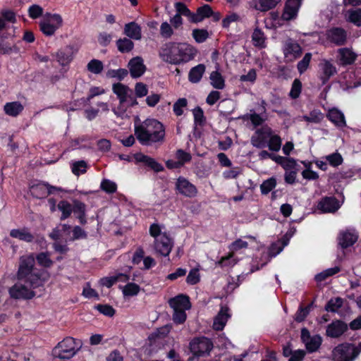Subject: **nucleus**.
Returning <instances> with one entry per match:
<instances>
[{"label": "nucleus", "mask_w": 361, "mask_h": 361, "mask_svg": "<svg viewBox=\"0 0 361 361\" xmlns=\"http://www.w3.org/2000/svg\"><path fill=\"white\" fill-rule=\"evenodd\" d=\"M197 49L186 42H168L159 51L161 59L170 64L186 63L195 57Z\"/></svg>", "instance_id": "f257e3e1"}, {"label": "nucleus", "mask_w": 361, "mask_h": 361, "mask_svg": "<svg viewBox=\"0 0 361 361\" xmlns=\"http://www.w3.org/2000/svg\"><path fill=\"white\" fill-rule=\"evenodd\" d=\"M134 131L136 138L142 145H152L164 140L165 128L160 121L154 118L135 123Z\"/></svg>", "instance_id": "f03ea898"}, {"label": "nucleus", "mask_w": 361, "mask_h": 361, "mask_svg": "<svg viewBox=\"0 0 361 361\" xmlns=\"http://www.w3.org/2000/svg\"><path fill=\"white\" fill-rule=\"evenodd\" d=\"M35 265V258L32 255L20 257L17 272L18 280L24 281L30 286H39L41 274Z\"/></svg>", "instance_id": "7ed1b4c3"}, {"label": "nucleus", "mask_w": 361, "mask_h": 361, "mask_svg": "<svg viewBox=\"0 0 361 361\" xmlns=\"http://www.w3.org/2000/svg\"><path fill=\"white\" fill-rule=\"evenodd\" d=\"M82 348V341L72 337H66L59 342L52 350L54 358L70 360Z\"/></svg>", "instance_id": "20e7f679"}, {"label": "nucleus", "mask_w": 361, "mask_h": 361, "mask_svg": "<svg viewBox=\"0 0 361 361\" xmlns=\"http://www.w3.org/2000/svg\"><path fill=\"white\" fill-rule=\"evenodd\" d=\"M361 352V342L357 345L343 343L334 348L331 357L334 361H353Z\"/></svg>", "instance_id": "39448f33"}, {"label": "nucleus", "mask_w": 361, "mask_h": 361, "mask_svg": "<svg viewBox=\"0 0 361 361\" xmlns=\"http://www.w3.org/2000/svg\"><path fill=\"white\" fill-rule=\"evenodd\" d=\"M40 30L46 36H52L63 25V18L60 14L46 13L39 23Z\"/></svg>", "instance_id": "423d86ee"}, {"label": "nucleus", "mask_w": 361, "mask_h": 361, "mask_svg": "<svg viewBox=\"0 0 361 361\" xmlns=\"http://www.w3.org/2000/svg\"><path fill=\"white\" fill-rule=\"evenodd\" d=\"M213 347L212 341L206 337L195 338L190 343L191 353L198 357L209 355Z\"/></svg>", "instance_id": "0eeeda50"}, {"label": "nucleus", "mask_w": 361, "mask_h": 361, "mask_svg": "<svg viewBox=\"0 0 361 361\" xmlns=\"http://www.w3.org/2000/svg\"><path fill=\"white\" fill-rule=\"evenodd\" d=\"M37 286H30L25 283L24 281H18L9 289V294L11 298L15 299H31L35 296V293L32 288Z\"/></svg>", "instance_id": "6e6552de"}, {"label": "nucleus", "mask_w": 361, "mask_h": 361, "mask_svg": "<svg viewBox=\"0 0 361 361\" xmlns=\"http://www.w3.org/2000/svg\"><path fill=\"white\" fill-rule=\"evenodd\" d=\"M283 53L286 61L292 62L299 58L302 52V47L295 40L288 39L283 44Z\"/></svg>", "instance_id": "1a4fd4ad"}, {"label": "nucleus", "mask_w": 361, "mask_h": 361, "mask_svg": "<svg viewBox=\"0 0 361 361\" xmlns=\"http://www.w3.org/2000/svg\"><path fill=\"white\" fill-rule=\"evenodd\" d=\"M177 192L186 197H195L197 195V189L195 185L184 177H179L175 183Z\"/></svg>", "instance_id": "9d476101"}, {"label": "nucleus", "mask_w": 361, "mask_h": 361, "mask_svg": "<svg viewBox=\"0 0 361 361\" xmlns=\"http://www.w3.org/2000/svg\"><path fill=\"white\" fill-rule=\"evenodd\" d=\"M272 129L267 126L257 129L251 137L252 145L259 149L266 147Z\"/></svg>", "instance_id": "9b49d317"}, {"label": "nucleus", "mask_w": 361, "mask_h": 361, "mask_svg": "<svg viewBox=\"0 0 361 361\" xmlns=\"http://www.w3.org/2000/svg\"><path fill=\"white\" fill-rule=\"evenodd\" d=\"M301 339L309 352L317 351L322 341V337L319 335L311 336L310 331L305 328L301 330Z\"/></svg>", "instance_id": "f8f14e48"}, {"label": "nucleus", "mask_w": 361, "mask_h": 361, "mask_svg": "<svg viewBox=\"0 0 361 361\" xmlns=\"http://www.w3.org/2000/svg\"><path fill=\"white\" fill-rule=\"evenodd\" d=\"M357 239L358 233L353 228L340 232L337 237L338 243L342 248H348L353 246Z\"/></svg>", "instance_id": "ddd939ff"}, {"label": "nucleus", "mask_w": 361, "mask_h": 361, "mask_svg": "<svg viewBox=\"0 0 361 361\" xmlns=\"http://www.w3.org/2000/svg\"><path fill=\"white\" fill-rule=\"evenodd\" d=\"M340 207L338 202L335 197H324L317 203V209L321 213H334Z\"/></svg>", "instance_id": "4468645a"}, {"label": "nucleus", "mask_w": 361, "mask_h": 361, "mask_svg": "<svg viewBox=\"0 0 361 361\" xmlns=\"http://www.w3.org/2000/svg\"><path fill=\"white\" fill-rule=\"evenodd\" d=\"M281 0H250L248 8L260 12H267L276 6Z\"/></svg>", "instance_id": "2eb2a0df"}, {"label": "nucleus", "mask_w": 361, "mask_h": 361, "mask_svg": "<svg viewBox=\"0 0 361 361\" xmlns=\"http://www.w3.org/2000/svg\"><path fill=\"white\" fill-rule=\"evenodd\" d=\"M128 66L130 75L134 78H140L146 71V66L144 64L143 59L140 56H136L130 59Z\"/></svg>", "instance_id": "dca6fc26"}, {"label": "nucleus", "mask_w": 361, "mask_h": 361, "mask_svg": "<svg viewBox=\"0 0 361 361\" xmlns=\"http://www.w3.org/2000/svg\"><path fill=\"white\" fill-rule=\"evenodd\" d=\"M348 329L347 324L341 321L336 320L329 324L326 327V335L331 338H338Z\"/></svg>", "instance_id": "f3484780"}, {"label": "nucleus", "mask_w": 361, "mask_h": 361, "mask_svg": "<svg viewBox=\"0 0 361 361\" xmlns=\"http://www.w3.org/2000/svg\"><path fill=\"white\" fill-rule=\"evenodd\" d=\"M300 7V0H287L282 18L287 21L295 18Z\"/></svg>", "instance_id": "a211bd4d"}, {"label": "nucleus", "mask_w": 361, "mask_h": 361, "mask_svg": "<svg viewBox=\"0 0 361 361\" xmlns=\"http://www.w3.org/2000/svg\"><path fill=\"white\" fill-rule=\"evenodd\" d=\"M169 303L173 311L189 310L191 306L189 297L185 295H179L171 298Z\"/></svg>", "instance_id": "6ab92c4d"}, {"label": "nucleus", "mask_w": 361, "mask_h": 361, "mask_svg": "<svg viewBox=\"0 0 361 361\" xmlns=\"http://www.w3.org/2000/svg\"><path fill=\"white\" fill-rule=\"evenodd\" d=\"M319 68L322 72L320 78L323 84H325L329 79L336 73V67L326 59H322L321 61Z\"/></svg>", "instance_id": "aec40b11"}, {"label": "nucleus", "mask_w": 361, "mask_h": 361, "mask_svg": "<svg viewBox=\"0 0 361 361\" xmlns=\"http://www.w3.org/2000/svg\"><path fill=\"white\" fill-rule=\"evenodd\" d=\"M328 38L331 42L338 46H341L345 43L347 33L343 28L334 27L328 32Z\"/></svg>", "instance_id": "412c9836"}, {"label": "nucleus", "mask_w": 361, "mask_h": 361, "mask_svg": "<svg viewBox=\"0 0 361 361\" xmlns=\"http://www.w3.org/2000/svg\"><path fill=\"white\" fill-rule=\"evenodd\" d=\"M229 317L228 307H222L214 319L213 328L216 331L222 330Z\"/></svg>", "instance_id": "4be33fe9"}, {"label": "nucleus", "mask_w": 361, "mask_h": 361, "mask_svg": "<svg viewBox=\"0 0 361 361\" xmlns=\"http://www.w3.org/2000/svg\"><path fill=\"white\" fill-rule=\"evenodd\" d=\"M123 32L128 37L132 39L140 40L142 38L141 27L135 22L126 24Z\"/></svg>", "instance_id": "5701e85b"}, {"label": "nucleus", "mask_w": 361, "mask_h": 361, "mask_svg": "<svg viewBox=\"0 0 361 361\" xmlns=\"http://www.w3.org/2000/svg\"><path fill=\"white\" fill-rule=\"evenodd\" d=\"M23 110V105L18 101L7 102L4 106V113L11 117L18 116Z\"/></svg>", "instance_id": "b1692460"}, {"label": "nucleus", "mask_w": 361, "mask_h": 361, "mask_svg": "<svg viewBox=\"0 0 361 361\" xmlns=\"http://www.w3.org/2000/svg\"><path fill=\"white\" fill-rule=\"evenodd\" d=\"M112 90L121 103H126L128 101L129 94L132 91L128 87L121 83L114 84Z\"/></svg>", "instance_id": "393cba45"}, {"label": "nucleus", "mask_w": 361, "mask_h": 361, "mask_svg": "<svg viewBox=\"0 0 361 361\" xmlns=\"http://www.w3.org/2000/svg\"><path fill=\"white\" fill-rule=\"evenodd\" d=\"M338 60L342 65L353 63L357 57V54L348 48H341L338 51Z\"/></svg>", "instance_id": "a878e982"}, {"label": "nucleus", "mask_w": 361, "mask_h": 361, "mask_svg": "<svg viewBox=\"0 0 361 361\" xmlns=\"http://www.w3.org/2000/svg\"><path fill=\"white\" fill-rule=\"evenodd\" d=\"M213 14L212 7L205 4L197 8L196 13H193L192 16V23H200L204 18L210 17Z\"/></svg>", "instance_id": "bb28decb"}, {"label": "nucleus", "mask_w": 361, "mask_h": 361, "mask_svg": "<svg viewBox=\"0 0 361 361\" xmlns=\"http://www.w3.org/2000/svg\"><path fill=\"white\" fill-rule=\"evenodd\" d=\"M10 235L13 238H17L27 243L33 241L35 238L27 228L12 229L10 231Z\"/></svg>", "instance_id": "cd10ccee"}, {"label": "nucleus", "mask_w": 361, "mask_h": 361, "mask_svg": "<svg viewBox=\"0 0 361 361\" xmlns=\"http://www.w3.org/2000/svg\"><path fill=\"white\" fill-rule=\"evenodd\" d=\"M327 118L337 127L343 128L346 126L343 114L337 109H330Z\"/></svg>", "instance_id": "c85d7f7f"}, {"label": "nucleus", "mask_w": 361, "mask_h": 361, "mask_svg": "<svg viewBox=\"0 0 361 361\" xmlns=\"http://www.w3.org/2000/svg\"><path fill=\"white\" fill-rule=\"evenodd\" d=\"M136 159L139 162L144 163L155 172H160L164 169V167L161 164L158 163L154 159L147 155H144L142 154H137Z\"/></svg>", "instance_id": "c756f323"}, {"label": "nucleus", "mask_w": 361, "mask_h": 361, "mask_svg": "<svg viewBox=\"0 0 361 361\" xmlns=\"http://www.w3.org/2000/svg\"><path fill=\"white\" fill-rule=\"evenodd\" d=\"M31 195L37 199L45 198L48 196L47 183L39 182L30 188Z\"/></svg>", "instance_id": "7c9ffc66"}, {"label": "nucleus", "mask_w": 361, "mask_h": 361, "mask_svg": "<svg viewBox=\"0 0 361 361\" xmlns=\"http://www.w3.org/2000/svg\"><path fill=\"white\" fill-rule=\"evenodd\" d=\"M85 212L86 205L83 202L78 200H75L73 202V212L79 219L81 224H85L87 223Z\"/></svg>", "instance_id": "2f4dec72"}, {"label": "nucleus", "mask_w": 361, "mask_h": 361, "mask_svg": "<svg viewBox=\"0 0 361 361\" xmlns=\"http://www.w3.org/2000/svg\"><path fill=\"white\" fill-rule=\"evenodd\" d=\"M205 71V66L204 64H198L192 68L188 74V79L191 82H198Z\"/></svg>", "instance_id": "473e14b6"}, {"label": "nucleus", "mask_w": 361, "mask_h": 361, "mask_svg": "<svg viewBox=\"0 0 361 361\" xmlns=\"http://www.w3.org/2000/svg\"><path fill=\"white\" fill-rule=\"evenodd\" d=\"M345 17L348 22L357 27L361 26V8L348 10Z\"/></svg>", "instance_id": "72a5a7b5"}, {"label": "nucleus", "mask_w": 361, "mask_h": 361, "mask_svg": "<svg viewBox=\"0 0 361 361\" xmlns=\"http://www.w3.org/2000/svg\"><path fill=\"white\" fill-rule=\"evenodd\" d=\"M211 85L213 87L222 90L225 87V80L221 74L218 71H213L209 76Z\"/></svg>", "instance_id": "f704fd0d"}, {"label": "nucleus", "mask_w": 361, "mask_h": 361, "mask_svg": "<svg viewBox=\"0 0 361 361\" xmlns=\"http://www.w3.org/2000/svg\"><path fill=\"white\" fill-rule=\"evenodd\" d=\"M121 280L123 281L129 280V276L123 274H118L116 276L111 277H104L100 280V283L102 286L107 288L111 287L116 281Z\"/></svg>", "instance_id": "c9c22d12"}, {"label": "nucleus", "mask_w": 361, "mask_h": 361, "mask_svg": "<svg viewBox=\"0 0 361 361\" xmlns=\"http://www.w3.org/2000/svg\"><path fill=\"white\" fill-rule=\"evenodd\" d=\"M57 208L61 212V220L68 219L73 212V205L66 200H61L57 204Z\"/></svg>", "instance_id": "e433bc0d"}, {"label": "nucleus", "mask_w": 361, "mask_h": 361, "mask_svg": "<svg viewBox=\"0 0 361 361\" xmlns=\"http://www.w3.org/2000/svg\"><path fill=\"white\" fill-rule=\"evenodd\" d=\"M56 59L57 61L62 66L68 64L73 59L71 49L66 47L63 50H59L56 53Z\"/></svg>", "instance_id": "4c0bfd02"}, {"label": "nucleus", "mask_w": 361, "mask_h": 361, "mask_svg": "<svg viewBox=\"0 0 361 361\" xmlns=\"http://www.w3.org/2000/svg\"><path fill=\"white\" fill-rule=\"evenodd\" d=\"M155 240L157 247L163 248H172L173 246V240L169 234L163 232Z\"/></svg>", "instance_id": "58836bf2"}, {"label": "nucleus", "mask_w": 361, "mask_h": 361, "mask_svg": "<svg viewBox=\"0 0 361 361\" xmlns=\"http://www.w3.org/2000/svg\"><path fill=\"white\" fill-rule=\"evenodd\" d=\"M282 140L279 135L274 134L271 132V135L269 137L267 145L269 150L273 152H279L281 147Z\"/></svg>", "instance_id": "ea45409f"}, {"label": "nucleus", "mask_w": 361, "mask_h": 361, "mask_svg": "<svg viewBox=\"0 0 361 361\" xmlns=\"http://www.w3.org/2000/svg\"><path fill=\"white\" fill-rule=\"evenodd\" d=\"M36 259L39 265L46 268L50 267L54 262L51 259V253L48 251L40 252L36 256Z\"/></svg>", "instance_id": "a19ab883"}, {"label": "nucleus", "mask_w": 361, "mask_h": 361, "mask_svg": "<svg viewBox=\"0 0 361 361\" xmlns=\"http://www.w3.org/2000/svg\"><path fill=\"white\" fill-rule=\"evenodd\" d=\"M71 229V226L67 224H60L59 226L56 227L53 231L50 233L49 236L53 240H59L63 237L66 233H68Z\"/></svg>", "instance_id": "79ce46f5"}, {"label": "nucleus", "mask_w": 361, "mask_h": 361, "mask_svg": "<svg viewBox=\"0 0 361 361\" xmlns=\"http://www.w3.org/2000/svg\"><path fill=\"white\" fill-rule=\"evenodd\" d=\"M116 46L119 51L122 53L129 52L134 47V43L130 38H122L116 41Z\"/></svg>", "instance_id": "37998d69"}, {"label": "nucleus", "mask_w": 361, "mask_h": 361, "mask_svg": "<svg viewBox=\"0 0 361 361\" xmlns=\"http://www.w3.org/2000/svg\"><path fill=\"white\" fill-rule=\"evenodd\" d=\"M324 118V115L319 109H314L310 112L308 115H305L302 116V119L308 122L313 123H318L322 121Z\"/></svg>", "instance_id": "c03bdc74"}, {"label": "nucleus", "mask_w": 361, "mask_h": 361, "mask_svg": "<svg viewBox=\"0 0 361 361\" xmlns=\"http://www.w3.org/2000/svg\"><path fill=\"white\" fill-rule=\"evenodd\" d=\"M276 186V179L271 177L262 182L260 185V191L262 195L269 194Z\"/></svg>", "instance_id": "a18cd8bd"}, {"label": "nucleus", "mask_w": 361, "mask_h": 361, "mask_svg": "<svg viewBox=\"0 0 361 361\" xmlns=\"http://www.w3.org/2000/svg\"><path fill=\"white\" fill-rule=\"evenodd\" d=\"M20 48L17 44L11 45L8 42L0 43V54H18Z\"/></svg>", "instance_id": "49530a36"}, {"label": "nucleus", "mask_w": 361, "mask_h": 361, "mask_svg": "<svg viewBox=\"0 0 361 361\" xmlns=\"http://www.w3.org/2000/svg\"><path fill=\"white\" fill-rule=\"evenodd\" d=\"M252 39L255 46L259 47H265V37L263 32L259 29H255L252 35Z\"/></svg>", "instance_id": "de8ad7c7"}, {"label": "nucleus", "mask_w": 361, "mask_h": 361, "mask_svg": "<svg viewBox=\"0 0 361 361\" xmlns=\"http://www.w3.org/2000/svg\"><path fill=\"white\" fill-rule=\"evenodd\" d=\"M87 70L94 73L99 74L104 68L103 63L98 59H92L87 66Z\"/></svg>", "instance_id": "09e8293b"}, {"label": "nucleus", "mask_w": 361, "mask_h": 361, "mask_svg": "<svg viewBox=\"0 0 361 361\" xmlns=\"http://www.w3.org/2000/svg\"><path fill=\"white\" fill-rule=\"evenodd\" d=\"M140 290V287L134 283H127L123 288V293L125 296L137 295Z\"/></svg>", "instance_id": "8fccbe9b"}, {"label": "nucleus", "mask_w": 361, "mask_h": 361, "mask_svg": "<svg viewBox=\"0 0 361 361\" xmlns=\"http://www.w3.org/2000/svg\"><path fill=\"white\" fill-rule=\"evenodd\" d=\"M340 271L338 267L327 269L325 271L317 274L315 276V280L318 282H321L326 279L328 277L337 274Z\"/></svg>", "instance_id": "3c124183"}, {"label": "nucleus", "mask_w": 361, "mask_h": 361, "mask_svg": "<svg viewBox=\"0 0 361 361\" xmlns=\"http://www.w3.org/2000/svg\"><path fill=\"white\" fill-rule=\"evenodd\" d=\"M312 59V54L306 53L302 59L300 60L297 64V68L300 74L305 73L309 67L310 63Z\"/></svg>", "instance_id": "603ef678"}, {"label": "nucleus", "mask_w": 361, "mask_h": 361, "mask_svg": "<svg viewBox=\"0 0 361 361\" xmlns=\"http://www.w3.org/2000/svg\"><path fill=\"white\" fill-rule=\"evenodd\" d=\"M343 305V300L340 298L331 299L325 306L327 312H335Z\"/></svg>", "instance_id": "864d4df0"}, {"label": "nucleus", "mask_w": 361, "mask_h": 361, "mask_svg": "<svg viewBox=\"0 0 361 361\" xmlns=\"http://www.w3.org/2000/svg\"><path fill=\"white\" fill-rule=\"evenodd\" d=\"M326 160L329 164L334 166L337 167L343 163V157L338 152H334L325 157Z\"/></svg>", "instance_id": "5fc2aeb1"}, {"label": "nucleus", "mask_w": 361, "mask_h": 361, "mask_svg": "<svg viewBox=\"0 0 361 361\" xmlns=\"http://www.w3.org/2000/svg\"><path fill=\"white\" fill-rule=\"evenodd\" d=\"M192 37L197 43H202L209 37L207 30L204 29H194L192 30Z\"/></svg>", "instance_id": "6e6d98bb"}, {"label": "nucleus", "mask_w": 361, "mask_h": 361, "mask_svg": "<svg viewBox=\"0 0 361 361\" xmlns=\"http://www.w3.org/2000/svg\"><path fill=\"white\" fill-rule=\"evenodd\" d=\"M188 101L185 98L178 99L173 104V111L174 114L179 116L183 114V109L187 106Z\"/></svg>", "instance_id": "4d7b16f0"}, {"label": "nucleus", "mask_w": 361, "mask_h": 361, "mask_svg": "<svg viewBox=\"0 0 361 361\" xmlns=\"http://www.w3.org/2000/svg\"><path fill=\"white\" fill-rule=\"evenodd\" d=\"M175 7L177 11L176 14H179L180 16H186L188 18V20L192 22V16L193 13L190 12L183 3L178 2L175 4Z\"/></svg>", "instance_id": "13d9d810"}, {"label": "nucleus", "mask_w": 361, "mask_h": 361, "mask_svg": "<svg viewBox=\"0 0 361 361\" xmlns=\"http://www.w3.org/2000/svg\"><path fill=\"white\" fill-rule=\"evenodd\" d=\"M43 8L38 4H32L27 10L28 16L32 19H37L40 16L43 17Z\"/></svg>", "instance_id": "bf43d9fd"}, {"label": "nucleus", "mask_w": 361, "mask_h": 361, "mask_svg": "<svg viewBox=\"0 0 361 361\" xmlns=\"http://www.w3.org/2000/svg\"><path fill=\"white\" fill-rule=\"evenodd\" d=\"M302 90V83L300 80L295 79L293 82L291 90L289 96L292 99H297L299 97Z\"/></svg>", "instance_id": "052dcab7"}, {"label": "nucleus", "mask_w": 361, "mask_h": 361, "mask_svg": "<svg viewBox=\"0 0 361 361\" xmlns=\"http://www.w3.org/2000/svg\"><path fill=\"white\" fill-rule=\"evenodd\" d=\"M173 26L168 22H163L160 26V35L164 37L169 39L173 35Z\"/></svg>", "instance_id": "680f3d73"}, {"label": "nucleus", "mask_w": 361, "mask_h": 361, "mask_svg": "<svg viewBox=\"0 0 361 361\" xmlns=\"http://www.w3.org/2000/svg\"><path fill=\"white\" fill-rule=\"evenodd\" d=\"M237 262V259L234 257L233 252H230L228 255L224 256L219 261V264L221 267L233 266Z\"/></svg>", "instance_id": "e2e57ef3"}, {"label": "nucleus", "mask_w": 361, "mask_h": 361, "mask_svg": "<svg viewBox=\"0 0 361 361\" xmlns=\"http://www.w3.org/2000/svg\"><path fill=\"white\" fill-rule=\"evenodd\" d=\"M176 157L178 159V161H177L178 165L177 166H182L185 162L190 161L191 159V155L189 153H188L182 149L177 150Z\"/></svg>", "instance_id": "0e129e2a"}, {"label": "nucleus", "mask_w": 361, "mask_h": 361, "mask_svg": "<svg viewBox=\"0 0 361 361\" xmlns=\"http://www.w3.org/2000/svg\"><path fill=\"white\" fill-rule=\"evenodd\" d=\"M86 169L87 164L84 161H76L72 165V172L77 176L85 173Z\"/></svg>", "instance_id": "69168bd1"}, {"label": "nucleus", "mask_w": 361, "mask_h": 361, "mask_svg": "<svg viewBox=\"0 0 361 361\" xmlns=\"http://www.w3.org/2000/svg\"><path fill=\"white\" fill-rule=\"evenodd\" d=\"M101 188L107 193H114L116 190L117 185L114 182L106 179L102 181Z\"/></svg>", "instance_id": "338daca9"}, {"label": "nucleus", "mask_w": 361, "mask_h": 361, "mask_svg": "<svg viewBox=\"0 0 361 361\" xmlns=\"http://www.w3.org/2000/svg\"><path fill=\"white\" fill-rule=\"evenodd\" d=\"M194 121L196 125H202L204 121L203 110L200 107H196L192 111Z\"/></svg>", "instance_id": "774afa93"}]
</instances>
